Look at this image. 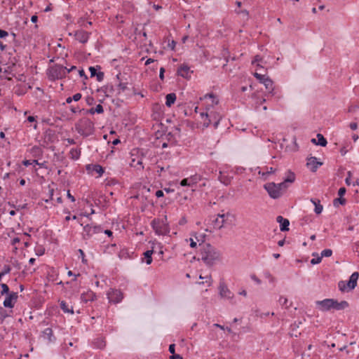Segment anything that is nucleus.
Instances as JSON below:
<instances>
[{
  "mask_svg": "<svg viewBox=\"0 0 359 359\" xmlns=\"http://www.w3.org/2000/svg\"><path fill=\"white\" fill-rule=\"evenodd\" d=\"M209 97L210 98L212 99V104H217L218 103V100L213 95H211V94L206 95L205 97Z\"/></svg>",
  "mask_w": 359,
  "mask_h": 359,
  "instance_id": "obj_50",
  "label": "nucleus"
},
{
  "mask_svg": "<svg viewBox=\"0 0 359 359\" xmlns=\"http://www.w3.org/2000/svg\"><path fill=\"white\" fill-rule=\"evenodd\" d=\"M276 185L278 187L280 191H282V194L283 191L286 190L288 187V184L285 180L280 183L276 184Z\"/></svg>",
  "mask_w": 359,
  "mask_h": 359,
  "instance_id": "obj_35",
  "label": "nucleus"
},
{
  "mask_svg": "<svg viewBox=\"0 0 359 359\" xmlns=\"http://www.w3.org/2000/svg\"><path fill=\"white\" fill-rule=\"evenodd\" d=\"M348 306V304L346 301H341V302H338L337 300L334 299V306L333 309L336 310H343Z\"/></svg>",
  "mask_w": 359,
  "mask_h": 359,
  "instance_id": "obj_24",
  "label": "nucleus"
},
{
  "mask_svg": "<svg viewBox=\"0 0 359 359\" xmlns=\"http://www.w3.org/2000/svg\"><path fill=\"white\" fill-rule=\"evenodd\" d=\"M200 251L201 259L208 266H212L221 261V252L210 243L203 244Z\"/></svg>",
  "mask_w": 359,
  "mask_h": 359,
  "instance_id": "obj_1",
  "label": "nucleus"
},
{
  "mask_svg": "<svg viewBox=\"0 0 359 359\" xmlns=\"http://www.w3.org/2000/svg\"><path fill=\"white\" fill-rule=\"evenodd\" d=\"M306 165L312 172H315L322 163L318 162L316 157H311L308 159Z\"/></svg>",
  "mask_w": 359,
  "mask_h": 359,
  "instance_id": "obj_15",
  "label": "nucleus"
},
{
  "mask_svg": "<svg viewBox=\"0 0 359 359\" xmlns=\"http://www.w3.org/2000/svg\"><path fill=\"white\" fill-rule=\"evenodd\" d=\"M206 109H207V111H206L205 113H203H203H201V117H202V118H203L204 116H205V118H209V116H212V111H210V112H208V111H209V110H210V108H207Z\"/></svg>",
  "mask_w": 359,
  "mask_h": 359,
  "instance_id": "obj_45",
  "label": "nucleus"
},
{
  "mask_svg": "<svg viewBox=\"0 0 359 359\" xmlns=\"http://www.w3.org/2000/svg\"><path fill=\"white\" fill-rule=\"evenodd\" d=\"M8 35V33L5 31V30H2V29H0V38H4L6 36H7Z\"/></svg>",
  "mask_w": 359,
  "mask_h": 359,
  "instance_id": "obj_59",
  "label": "nucleus"
},
{
  "mask_svg": "<svg viewBox=\"0 0 359 359\" xmlns=\"http://www.w3.org/2000/svg\"><path fill=\"white\" fill-rule=\"evenodd\" d=\"M311 202L315 205L314 212L317 215L320 214L323 210V207L322 205H320V201H316L313 198H311Z\"/></svg>",
  "mask_w": 359,
  "mask_h": 359,
  "instance_id": "obj_25",
  "label": "nucleus"
},
{
  "mask_svg": "<svg viewBox=\"0 0 359 359\" xmlns=\"http://www.w3.org/2000/svg\"><path fill=\"white\" fill-rule=\"evenodd\" d=\"M60 309L63 311L64 313L73 314L74 310L72 306H69L65 301H61L60 302Z\"/></svg>",
  "mask_w": 359,
  "mask_h": 359,
  "instance_id": "obj_23",
  "label": "nucleus"
},
{
  "mask_svg": "<svg viewBox=\"0 0 359 359\" xmlns=\"http://www.w3.org/2000/svg\"><path fill=\"white\" fill-rule=\"evenodd\" d=\"M284 180L287 184L293 183L294 182V180H295V175H294V173L291 172L290 170L287 171V173H286V177L284 179Z\"/></svg>",
  "mask_w": 359,
  "mask_h": 359,
  "instance_id": "obj_27",
  "label": "nucleus"
},
{
  "mask_svg": "<svg viewBox=\"0 0 359 359\" xmlns=\"http://www.w3.org/2000/svg\"><path fill=\"white\" fill-rule=\"evenodd\" d=\"M212 116H209V118L211 119V121L214 120V126L215 128H217L219 123V121L221 119V116H219L218 114L212 111Z\"/></svg>",
  "mask_w": 359,
  "mask_h": 359,
  "instance_id": "obj_29",
  "label": "nucleus"
},
{
  "mask_svg": "<svg viewBox=\"0 0 359 359\" xmlns=\"http://www.w3.org/2000/svg\"><path fill=\"white\" fill-rule=\"evenodd\" d=\"M70 154L72 155V158L77 160L81 155V151L77 149H72Z\"/></svg>",
  "mask_w": 359,
  "mask_h": 359,
  "instance_id": "obj_34",
  "label": "nucleus"
},
{
  "mask_svg": "<svg viewBox=\"0 0 359 359\" xmlns=\"http://www.w3.org/2000/svg\"><path fill=\"white\" fill-rule=\"evenodd\" d=\"M353 250L355 251H359V241H357L353 245Z\"/></svg>",
  "mask_w": 359,
  "mask_h": 359,
  "instance_id": "obj_64",
  "label": "nucleus"
},
{
  "mask_svg": "<svg viewBox=\"0 0 359 359\" xmlns=\"http://www.w3.org/2000/svg\"><path fill=\"white\" fill-rule=\"evenodd\" d=\"M317 138L318 141L313 138L311 140V142L321 147H325L327 145V142L323 135L320 133L317 134Z\"/></svg>",
  "mask_w": 359,
  "mask_h": 359,
  "instance_id": "obj_22",
  "label": "nucleus"
},
{
  "mask_svg": "<svg viewBox=\"0 0 359 359\" xmlns=\"http://www.w3.org/2000/svg\"><path fill=\"white\" fill-rule=\"evenodd\" d=\"M233 215L230 212L218 214L217 217L213 221L215 228L218 229H222L225 224L229 220V217H232Z\"/></svg>",
  "mask_w": 359,
  "mask_h": 359,
  "instance_id": "obj_8",
  "label": "nucleus"
},
{
  "mask_svg": "<svg viewBox=\"0 0 359 359\" xmlns=\"http://www.w3.org/2000/svg\"><path fill=\"white\" fill-rule=\"evenodd\" d=\"M152 254H153V250H147L144 253V258L146 259L145 262L148 265L152 262V257H151Z\"/></svg>",
  "mask_w": 359,
  "mask_h": 359,
  "instance_id": "obj_31",
  "label": "nucleus"
},
{
  "mask_svg": "<svg viewBox=\"0 0 359 359\" xmlns=\"http://www.w3.org/2000/svg\"><path fill=\"white\" fill-rule=\"evenodd\" d=\"M322 260V257H317L316 258H313L311 260V264H319Z\"/></svg>",
  "mask_w": 359,
  "mask_h": 359,
  "instance_id": "obj_46",
  "label": "nucleus"
},
{
  "mask_svg": "<svg viewBox=\"0 0 359 359\" xmlns=\"http://www.w3.org/2000/svg\"><path fill=\"white\" fill-rule=\"evenodd\" d=\"M275 172V170L273 168H267L266 172H259V174L261 175L264 179H266V177L271 174Z\"/></svg>",
  "mask_w": 359,
  "mask_h": 359,
  "instance_id": "obj_36",
  "label": "nucleus"
},
{
  "mask_svg": "<svg viewBox=\"0 0 359 359\" xmlns=\"http://www.w3.org/2000/svg\"><path fill=\"white\" fill-rule=\"evenodd\" d=\"M169 351L170 353H171L172 354H174L175 353V345L174 344H170L169 346Z\"/></svg>",
  "mask_w": 359,
  "mask_h": 359,
  "instance_id": "obj_60",
  "label": "nucleus"
},
{
  "mask_svg": "<svg viewBox=\"0 0 359 359\" xmlns=\"http://www.w3.org/2000/svg\"><path fill=\"white\" fill-rule=\"evenodd\" d=\"M67 68L62 65H55L50 70V73L53 79H62L67 76Z\"/></svg>",
  "mask_w": 359,
  "mask_h": 359,
  "instance_id": "obj_7",
  "label": "nucleus"
},
{
  "mask_svg": "<svg viewBox=\"0 0 359 359\" xmlns=\"http://www.w3.org/2000/svg\"><path fill=\"white\" fill-rule=\"evenodd\" d=\"M95 76L98 81H102L104 79V73L102 72H99Z\"/></svg>",
  "mask_w": 359,
  "mask_h": 359,
  "instance_id": "obj_48",
  "label": "nucleus"
},
{
  "mask_svg": "<svg viewBox=\"0 0 359 359\" xmlns=\"http://www.w3.org/2000/svg\"><path fill=\"white\" fill-rule=\"evenodd\" d=\"M194 236H195L196 241L199 243V245L201 248L202 245L203 244H205L204 242H205V235L203 234H203H198V235L195 234Z\"/></svg>",
  "mask_w": 359,
  "mask_h": 359,
  "instance_id": "obj_33",
  "label": "nucleus"
},
{
  "mask_svg": "<svg viewBox=\"0 0 359 359\" xmlns=\"http://www.w3.org/2000/svg\"><path fill=\"white\" fill-rule=\"evenodd\" d=\"M346 191V189L344 187H341L338 191V195L340 197H342L345 194Z\"/></svg>",
  "mask_w": 359,
  "mask_h": 359,
  "instance_id": "obj_55",
  "label": "nucleus"
},
{
  "mask_svg": "<svg viewBox=\"0 0 359 359\" xmlns=\"http://www.w3.org/2000/svg\"><path fill=\"white\" fill-rule=\"evenodd\" d=\"M349 127L351 130H355L358 128V124L356 123H351Z\"/></svg>",
  "mask_w": 359,
  "mask_h": 359,
  "instance_id": "obj_61",
  "label": "nucleus"
},
{
  "mask_svg": "<svg viewBox=\"0 0 359 359\" xmlns=\"http://www.w3.org/2000/svg\"><path fill=\"white\" fill-rule=\"evenodd\" d=\"M42 337L45 339H47L49 342H52V341H55V337H53V330L50 327L46 328L42 332Z\"/></svg>",
  "mask_w": 359,
  "mask_h": 359,
  "instance_id": "obj_20",
  "label": "nucleus"
},
{
  "mask_svg": "<svg viewBox=\"0 0 359 359\" xmlns=\"http://www.w3.org/2000/svg\"><path fill=\"white\" fill-rule=\"evenodd\" d=\"M95 346L97 348L102 349L106 346V341L104 339H97L95 341Z\"/></svg>",
  "mask_w": 359,
  "mask_h": 359,
  "instance_id": "obj_32",
  "label": "nucleus"
},
{
  "mask_svg": "<svg viewBox=\"0 0 359 359\" xmlns=\"http://www.w3.org/2000/svg\"><path fill=\"white\" fill-rule=\"evenodd\" d=\"M332 255V250H330V249H325V250H323L321 252V255H320V257H321L322 258H323V257H330Z\"/></svg>",
  "mask_w": 359,
  "mask_h": 359,
  "instance_id": "obj_38",
  "label": "nucleus"
},
{
  "mask_svg": "<svg viewBox=\"0 0 359 359\" xmlns=\"http://www.w3.org/2000/svg\"><path fill=\"white\" fill-rule=\"evenodd\" d=\"M170 359H183L182 357L179 354H172L170 357Z\"/></svg>",
  "mask_w": 359,
  "mask_h": 359,
  "instance_id": "obj_62",
  "label": "nucleus"
},
{
  "mask_svg": "<svg viewBox=\"0 0 359 359\" xmlns=\"http://www.w3.org/2000/svg\"><path fill=\"white\" fill-rule=\"evenodd\" d=\"M11 269L9 265H4L1 273L5 276L6 274L10 273Z\"/></svg>",
  "mask_w": 359,
  "mask_h": 359,
  "instance_id": "obj_44",
  "label": "nucleus"
},
{
  "mask_svg": "<svg viewBox=\"0 0 359 359\" xmlns=\"http://www.w3.org/2000/svg\"><path fill=\"white\" fill-rule=\"evenodd\" d=\"M278 302L280 305L285 306L287 302V299L285 297L281 296L278 299Z\"/></svg>",
  "mask_w": 359,
  "mask_h": 359,
  "instance_id": "obj_43",
  "label": "nucleus"
},
{
  "mask_svg": "<svg viewBox=\"0 0 359 359\" xmlns=\"http://www.w3.org/2000/svg\"><path fill=\"white\" fill-rule=\"evenodd\" d=\"M0 316L2 318V320L8 316V315L6 313V311L4 310L3 308H0Z\"/></svg>",
  "mask_w": 359,
  "mask_h": 359,
  "instance_id": "obj_53",
  "label": "nucleus"
},
{
  "mask_svg": "<svg viewBox=\"0 0 359 359\" xmlns=\"http://www.w3.org/2000/svg\"><path fill=\"white\" fill-rule=\"evenodd\" d=\"M96 296L92 291H88L86 293H83L81 295V299L83 302H93L95 299Z\"/></svg>",
  "mask_w": 359,
  "mask_h": 359,
  "instance_id": "obj_19",
  "label": "nucleus"
},
{
  "mask_svg": "<svg viewBox=\"0 0 359 359\" xmlns=\"http://www.w3.org/2000/svg\"><path fill=\"white\" fill-rule=\"evenodd\" d=\"M107 298L110 302L118 304L121 302L123 298V293L116 289H110L107 293Z\"/></svg>",
  "mask_w": 359,
  "mask_h": 359,
  "instance_id": "obj_9",
  "label": "nucleus"
},
{
  "mask_svg": "<svg viewBox=\"0 0 359 359\" xmlns=\"http://www.w3.org/2000/svg\"><path fill=\"white\" fill-rule=\"evenodd\" d=\"M262 62V57H261L259 55H256L254 58V60L252 61V64H255L256 62Z\"/></svg>",
  "mask_w": 359,
  "mask_h": 359,
  "instance_id": "obj_52",
  "label": "nucleus"
},
{
  "mask_svg": "<svg viewBox=\"0 0 359 359\" xmlns=\"http://www.w3.org/2000/svg\"><path fill=\"white\" fill-rule=\"evenodd\" d=\"M97 91L104 93L107 97H109L113 95L114 92V88L112 85H107L99 88Z\"/></svg>",
  "mask_w": 359,
  "mask_h": 359,
  "instance_id": "obj_17",
  "label": "nucleus"
},
{
  "mask_svg": "<svg viewBox=\"0 0 359 359\" xmlns=\"http://www.w3.org/2000/svg\"><path fill=\"white\" fill-rule=\"evenodd\" d=\"M89 71L90 72L91 77L95 76L96 74L98 73V72H97V70H96L95 67H89Z\"/></svg>",
  "mask_w": 359,
  "mask_h": 359,
  "instance_id": "obj_47",
  "label": "nucleus"
},
{
  "mask_svg": "<svg viewBox=\"0 0 359 359\" xmlns=\"http://www.w3.org/2000/svg\"><path fill=\"white\" fill-rule=\"evenodd\" d=\"M94 170L97 172L100 175H101L104 172V170L102 166L100 165H95L94 166Z\"/></svg>",
  "mask_w": 359,
  "mask_h": 359,
  "instance_id": "obj_41",
  "label": "nucleus"
},
{
  "mask_svg": "<svg viewBox=\"0 0 359 359\" xmlns=\"http://www.w3.org/2000/svg\"><path fill=\"white\" fill-rule=\"evenodd\" d=\"M118 87L121 91H125L128 89V83L120 82L118 85Z\"/></svg>",
  "mask_w": 359,
  "mask_h": 359,
  "instance_id": "obj_42",
  "label": "nucleus"
},
{
  "mask_svg": "<svg viewBox=\"0 0 359 359\" xmlns=\"http://www.w3.org/2000/svg\"><path fill=\"white\" fill-rule=\"evenodd\" d=\"M0 285H1V288H2V290L1 292V295L8 294L11 293V292H9V287H8V286L6 284L1 283Z\"/></svg>",
  "mask_w": 359,
  "mask_h": 359,
  "instance_id": "obj_37",
  "label": "nucleus"
},
{
  "mask_svg": "<svg viewBox=\"0 0 359 359\" xmlns=\"http://www.w3.org/2000/svg\"><path fill=\"white\" fill-rule=\"evenodd\" d=\"M337 203H340L341 205H344L346 203V199L339 196V198H335L334 200V205L337 206Z\"/></svg>",
  "mask_w": 359,
  "mask_h": 359,
  "instance_id": "obj_39",
  "label": "nucleus"
},
{
  "mask_svg": "<svg viewBox=\"0 0 359 359\" xmlns=\"http://www.w3.org/2000/svg\"><path fill=\"white\" fill-rule=\"evenodd\" d=\"M316 304L318 306L320 310L327 311L333 309L334 299H325L322 301H317Z\"/></svg>",
  "mask_w": 359,
  "mask_h": 359,
  "instance_id": "obj_13",
  "label": "nucleus"
},
{
  "mask_svg": "<svg viewBox=\"0 0 359 359\" xmlns=\"http://www.w3.org/2000/svg\"><path fill=\"white\" fill-rule=\"evenodd\" d=\"M103 111V107L101 104H97L95 108H91L88 110V112L91 114L95 113L102 114Z\"/></svg>",
  "mask_w": 359,
  "mask_h": 359,
  "instance_id": "obj_30",
  "label": "nucleus"
},
{
  "mask_svg": "<svg viewBox=\"0 0 359 359\" xmlns=\"http://www.w3.org/2000/svg\"><path fill=\"white\" fill-rule=\"evenodd\" d=\"M250 278L252 280H254L257 284H261L262 281L259 278H258L255 274H252Z\"/></svg>",
  "mask_w": 359,
  "mask_h": 359,
  "instance_id": "obj_49",
  "label": "nucleus"
},
{
  "mask_svg": "<svg viewBox=\"0 0 359 359\" xmlns=\"http://www.w3.org/2000/svg\"><path fill=\"white\" fill-rule=\"evenodd\" d=\"M190 69L186 65H181L177 69L178 75L184 78H187L190 75Z\"/></svg>",
  "mask_w": 359,
  "mask_h": 359,
  "instance_id": "obj_18",
  "label": "nucleus"
},
{
  "mask_svg": "<svg viewBox=\"0 0 359 359\" xmlns=\"http://www.w3.org/2000/svg\"><path fill=\"white\" fill-rule=\"evenodd\" d=\"M156 196L158 198H161L163 196V191L162 190H158L156 192Z\"/></svg>",
  "mask_w": 359,
  "mask_h": 359,
  "instance_id": "obj_63",
  "label": "nucleus"
},
{
  "mask_svg": "<svg viewBox=\"0 0 359 359\" xmlns=\"http://www.w3.org/2000/svg\"><path fill=\"white\" fill-rule=\"evenodd\" d=\"M32 163H33V165H38L40 167H45L46 162L39 163L37 160H33Z\"/></svg>",
  "mask_w": 359,
  "mask_h": 359,
  "instance_id": "obj_56",
  "label": "nucleus"
},
{
  "mask_svg": "<svg viewBox=\"0 0 359 359\" xmlns=\"http://www.w3.org/2000/svg\"><path fill=\"white\" fill-rule=\"evenodd\" d=\"M164 72L165 69L163 67H161L159 72V78L163 81L164 79Z\"/></svg>",
  "mask_w": 359,
  "mask_h": 359,
  "instance_id": "obj_58",
  "label": "nucleus"
},
{
  "mask_svg": "<svg viewBox=\"0 0 359 359\" xmlns=\"http://www.w3.org/2000/svg\"><path fill=\"white\" fill-rule=\"evenodd\" d=\"M201 180V176L196 174L194 175H191L189 177L184 178L180 182V185L182 187H193L194 185L196 184L199 181Z\"/></svg>",
  "mask_w": 359,
  "mask_h": 359,
  "instance_id": "obj_11",
  "label": "nucleus"
},
{
  "mask_svg": "<svg viewBox=\"0 0 359 359\" xmlns=\"http://www.w3.org/2000/svg\"><path fill=\"white\" fill-rule=\"evenodd\" d=\"M262 83L264 85L266 89L269 90V94H271L272 95H273L275 94L274 93V88H273V82L269 77H267V79H266L264 81V83Z\"/></svg>",
  "mask_w": 359,
  "mask_h": 359,
  "instance_id": "obj_21",
  "label": "nucleus"
},
{
  "mask_svg": "<svg viewBox=\"0 0 359 359\" xmlns=\"http://www.w3.org/2000/svg\"><path fill=\"white\" fill-rule=\"evenodd\" d=\"M102 229L100 226H93L91 224H86L85 226H83V238L85 240H88L93 235L99 233L101 232Z\"/></svg>",
  "mask_w": 359,
  "mask_h": 359,
  "instance_id": "obj_6",
  "label": "nucleus"
},
{
  "mask_svg": "<svg viewBox=\"0 0 359 359\" xmlns=\"http://www.w3.org/2000/svg\"><path fill=\"white\" fill-rule=\"evenodd\" d=\"M165 99V104L167 107H170L175 103L176 100V95L173 93H169L166 95Z\"/></svg>",
  "mask_w": 359,
  "mask_h": 359,
  "instance_id": "obj_26",
  "label": "nucleus"
},
{
  "mask_svg": "<svg viewBox=\"0 0 359 359\" xmlns=\"http://www.w3.org/2000/svg\"><path fill=\"white\" fill-rule=\"evenodd\" d=\"M218 180L224 185H228L231 182V177L222 175V172L221 171L219 172V176L218 177Z\"/></svg>",
  "mask_w": 359,
  "mask_h": 359,
  "instance_id": "obj_28",
  "label": "nucleus"
},
{
  "mask_svg": "<svg viewBox=\"0 0 359 359\" xmlns=\"http://www.w3.org/2000/svg\"><path fill=\"white\" fill-rule=\"evenodd\" d=\"M359 278L358 272H353L350 278L348 281L340 280L338 283V287L340 291L346 292L353 290L357 286V281Z\"/></svg>",
  "mask_w": 359,
  "mask_h": 359,
  "instance_id": "obj_3",
  "label": "nucleus"
},
{
  "mask_svg": "<svg viewBox=\"0 0 359 359\" xmlns=\"http://www.w3.org/2000/svg\"><path fill=\"white\" fill-rule=\"evenodd\" d=\"M219 294L222 298L232 300L233 299V293L228 288L224 282H220L218 287Z\"/></svg>",
  "mask_w": 359,
  "mask_h": 359,
  "instance_id": "obj_10",
  "label": "nucleus"
},
{
  "mask_svg": "<svg viewBox=\"0 0 359 359\" xmlns=\"http://www.w3.org/2000/svg\"><path fill=\"white\" fill-rule=\"evenodd\" d=\"M190 241V247L192 248H196L197 247V242L194 241L193 238H189Z\"/></svg>",
  "mask_w": 359,
  "mask_h": 359,
  "instance_id": "obj_51",
  "label": "nucleus"
},
{
  "mask_svg": "<svg viewBox=\"0 0 359 359\" xmlns=\"http://www.w3.org/2000/svg\"><path fill=\"white\" fill-rule=\"evenodd\" d=\"M90 33L84 30H78L75 32L74 36L76 39L82 43H86L88 41Z\"/></svg>",
  "mask_w": 359,
  "mask_h": 359,
  "instance_id": "obj_14",
  "label": "nucleus"
},
{
  "mask_svg": "<svg viewBox=\"0 0 359 359\" xmlns=\"http://www.w3.org/2000/svg\"><path fill=\"white\" fill-rule=\"evenodd\" d=\"M81 98V93H76L72 96V99L74 101L77 102Z\"/></svg>",
  "mask_w": 359,
  "mask_h": 359,
  "instance_id": "obj_54",
  "label": "nucleus"
},
{
  "mask_svg": "<svg viewBox=\"0 0 359 359\" xmlns=\"http://www.w3.org/2000/svg\"><path fill=\"white\" fill-rule=\"evenodd\" d=\"M276 221L280 224V229L281 231H285L289 229L290 222L287 219L283 218L282 216H278Z\"/></svg>",
  "mask_w": 359,
  "mask_h": 359,
  "instance_id": "obj_16",
  "label": "nucleus"
},
{
  "mask_svg": "<svg viewBox=\"0 0 359 359\" xmlns=\"http://www.w3.org/2000/svg\"><path fill=\"white\" fill-rule=\"evenodd\" d=\"M351 172L349 171V172H348V177L345 180V182L347 185L351 184Z\"/></svg>",
  "mask_w": 359,
  "mask_h": 359,
  "instance_id": "obj_57",
  "label": "nucleus"
},
{
  "mask_svg": "<svg viewBox=\"0 0 359 359\" xmlns=\"http://www.w3.org/2000/svg\"><path fill=\"white\" fill-rule=\"evenodd\" d=\"M264 188L271 198L277 199L282 196V191H280L278 187L274 182L265 184Z\"/></svg>",
  "mask_w": 359,
  "mask_h": 359,
  "instance_id": "obj_5",
  "label": "nucleus"
},
{
  "mask_svg": "<svg viewBox=\"0 0 359 359\" xmlns=\"http://www.w3.org/2000/svg\"><path fill=\"white\" fill-rule=\"evenodd\" d=\"M167 217L165 216L164 219H154L151 222V226L154 229L156 233L161 235L164 234L168 229L167 226Z\"/></svg>",
  "mask_w": 359,
  "mask_h": 359,
  "instance_id": "obj_4",
  "label": "nucleus"
},
{
  "mask_svg": "<svg viewBox=\"0 0 359 359\" xmlns=\"http://www.w3.org/2000/svg\"><path fill=\"white\" fill-rule=\"evenodd\" d=\"M135 163V159L133 158L132 160L131 165L135 167V168H138L137 165H140L142 168H143V166H142V162L141 159L137 160L136 163Z\"/></svg>",
  "mask_w": 359,
  "mask_h": 359,
  "instance_id": "obj_40",
  "label": "nucleus"
},
{
  "mask_svg": "<svg viewBox=\"0 0 359 359\" xmlns=\"http://www.w3.org/2000/svg\"><path fill=\"white\" fill-rule=\"evenodd\" d=\"M75 128L76 131L83 137L92 135L94 131L93 123L88 119L81 120L76 124Z\"/></svg>",
  "mask_w": 359,
  "mask_h": 359,
  "instance_id": "obj_2",
  "label": "nucleus"
},
{
  "mask_svg": "<svg viewBox=\"0 0 359 359\" xmlns=\"http://www.w3.org/2000/svg\"><path fill=\"white\" fill-rule=\"evenodd\" d=\"M18 294L17 292H12L10 294H7L3 303L4 306L10 309L13 308L15 303L18 299Z\"/></svg>",
  "mask_w": 359,
  "mask_h": 359,
  "instance_id": "obj_12",
  "label": "nucleus"
}]
</instances>
